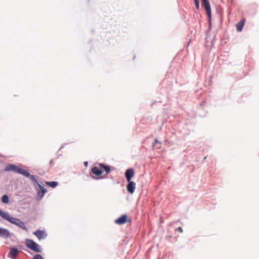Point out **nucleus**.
<instances>
[{
    "instance_id": "nucleus-1",
    "label": "nucleus",
    "mask_w": 259,
    "mask_h": 259,
    "mask_svg": "<svg viewBox=\"0 0 259 259\" xmlns=\"http://www.w3.org/2000/svg\"><path fill=\"white\" fill-rule=\"evenodd\" d=\"M0 216L3 219L10 222L11 223L17 226L19 228L24 230L26 231H27V228L25 227L24 223L22 221L18 219L11 217L8 213L3 211L1 209Z\"/></svg>"
},
{
    "instance_id": "nucleus-2",
    "label": "nucleus",
    "mask_w": 259,
    "mask_h": 259,
    "mask_svg": "<svg viewBox=\"0 0 259 259\" xmlns=\"http://www.w3.org/2000/svg\"><path fill=\"white\" fill-rule=\"evenodd\" d=\"M103 170L108 174L110 172V167L103 163H99L98 166H95L92 168V172L96 176H100L103 172Z\"/></svg>"
},
{
    "instance_id": "nucleus-3",
    "label": "nucleus",
    "mask_w": 259,
    "mask_h": 259,
    "mask_svg": "<svg viewBox=\"0 0 259 259\" xmlns=\"http://www.w3.org/2000/svg\"><path fill=\"white\" fill-rule=\"evenodd\" d=\"M5 170L6 171H14L19 174H21L25 177H29L30 176V174L28 172V171L23 168H21L14 164H9L6 165L5 168Z\"/></svg>"
},
{
    "instance_id": "nucleus-4",
    "label": "nucleus",
    "mask_w": 259,
    "mask_h": 259,
    "mask_svg": "<svg viewBox=\"0 0 259 259\" xmlns=\"http://www.w3.org/2000/svg\"><path fill=\"white\" fill-rule=\"evenodd\" d=\"M26 245L29 249L36 252H40L41 251L40 246L32 240L27 239L26 240Z\"/></svg>"
},
{
    "instance_id": "nucleus-5",
    "label": "nucleus",
    "mask_w": 259,
    "mask_h": 259,
    "mask_svg": "<svg viewBox=\"0 0 259 259\" xmlns=\"http://www.w3.org/2000/svg\"><path fill=\"white\" fill-rule=\"evenodd\" d=\"M202 5L204 7L205 10L206 12L209 23L211 22V8L209 5V3L207 0H202Z\"/></svg>"
},
{
    "instance_id": "nucleus-6",
    "label": "nucleus",
    "mask_w": 259,
    "mask_h": 259,
    "mask_svg": "<svg viewBox=\"0 0 259 259\" xmlns=\"http://www.w3.org/2000/svg\"><path fill=\"white\" fill-rule=\"evenodd\" d=\"M37 184L39 188V190H38L37 192V199L39 200L44 197L47 190L43 186L39 185L38 183H37Z\"/></svg>"
},
{
    "instance_id": "nucleus-7",
    "label": "nucleus",
    "mask_w": 259,
    "mask_h": 259,
    "mask_svg": "<svg viewBox=\"0 0 259 259\" xmlns=\"http://www.w3.org/2000/svg\"><path fill=\"white\" fill-rule=\"evenodd\" d=\"M33 234L36 236L39 240L45 239L47 236L45 231L40 230H37L35 232H34Z\"/></svg>"
},
{
    "instance_id": "nucleus-8",
    "label": "nucleus",
    "mask_w": 259,
    "mask_h": 259,
    "mask_svg": "<svg viewBox=\"0 0 259 259\" xmlns=\"http://www.w3.org/2000/svg\"><path fill=\"white\" fill-rule=\"evenodd\" d=\"M135 175V171L134 169L130 168L126 170L125 172V176L127 182L131 181L132 178Z\"/></svg>"
},
{
    "instance_id": "nucleus-9",
    "label": "nucleus",
    "mask_w": 259,
    "mask_h": 259,
    "mask_svg": "<svg viewBox=\"0 0 259 259\" xmlns=\"http://www.w3.org/2000/svg\"><path fill=\"white\" fill-rule=\"evenodd\" d=\"M126 189L128 193L133 194L136 189V183L132 181L128 182V184L126 186Z\"/></svg>"
},
{
    "instance_id": "nucleus-10",
    "label": "nucleus",
    "mask_w": 259,
    "mask_h": 259,
    "mask_svg": "<svg viewBox=\"0 0 259 259\" xmlns=\"http://www.w3.org/2000/svg\"><path fill=\"white\" fill-rule=\"evenodd\" d=\"M127 221V217L126 214L121 215L119 218L115 220V223L118 225L125 224Z\"/></svg>"
},
{
    "instance_id": "nucleus-11",
    "label": "nucleus",
    "mask_w": 259,
    "mask_h": 259,
    "mask_svg": "<svg viewBox=\"0 0 259 259\" xmlns=\"http://www.w3.org/2000/svg\"><path fill=\"white\" fill-rule=\"evenodd\" d=\"M245 22V19L243 18L241 19L240 21H239L236 25V29L238 32H240L242 31L243 27L244 26V23Z\"/></svg>"
},
{
    "instance_id": "nucleus-12",
    "label": "nucleus",
    "mask_w": 259,
    "mask_h": 259,
    "mask_svg": "<svg viewBox=\"0 0 259 259\" xmlns=\"http://www.w3.org/2000/svg\"><path fill=\"white\" fill-rule=\"evenodd\" d=\"M10 236V232L8 230L0 228V236L8 238Z\"/></svg>"
},
{
    "instance_id": "nucleus-13",
    "label": "nucleus",
    "mask_w": 259,
    "mask_h": 259,
    "mask_svg": "<svg viewBox=\"0 0 259 259\" xmlns=\"http://www.w3.org/2000/svg\"><path fill=\"white\" fill-rule=\"evenodd\" d=\"M18 254V250L17 248H13L11 249L10 254L12 258H15Z\"/></svg>"
},
{
    "instance_id": "nucleus-14",
    "label": "nucleus",
    "mask_w": 259,
    "mask_h": 259,
    "mask_svg": "<svg viewBox=\"0 0 259 259\" xmlns=\"http://www.w3.org/2000/svg\"><path fill=\"white\" fill-rule=\"evenodd\" d=\"M45 183L49 186L50 187H52V188H55L56 187L58 184V183L57 182H56V181H52V182H47L46 181L45 182Z\"/></svg>"
},
{
    "instance_id": "nucleus-15",
    "label": "nucleus",
    "mask_w": 259,
    "mask_h": 259,
    "mask_svg": "<svg viewBox=\"0 0 259 259\" xmlns=\"http://www.w3.org/2000/svg\"><path fill=\"white\" fill-rule=\"evenodd\" d=\"M2 202L5 203H9V197L7 195H4L2 197Z\"/></svg>"
},
{
    "instance_id": "nucleus-16",
    "label": "nucleus",
    "mask_w": 259,
    "mask_h": 259,
    "mask_svg": "<svg viewBox=\"0 0 259 259\" xmlns=\"http://www.w3.org/2000/svg\"><path fill=\"white\" fill-rule=\"evenodd\" d=\"M153 146H157V148L159 149L161 147V143L158 142V140L157 139H156L155 140V143L153 144Z\"/></svg>"
},
{
    "instance_id": "nucleus-17",
    "label": "nucleus",
    "mask_w": 259,
    "mask_h": 259,
    "mask_svg": "<svg viewBox=\"0 0 259 259\" xmlns=\"http://www.w3.org/2000/svg\"><path fill=\"white\" fill-rule=\"evenodd\" d=\"M33 259H44V258L40 254H36L33 256Z\"/></svg>"
},
{
    "instance_id": "nucleus-18",
    "label": "nucleus",
    "mask_w": 259,
    "mask_h": 259,
    "mask_svg": "<svg viewBox=\"0 0 259 259\" xmlns=\"http://www.w3.org/2000/svg\"><path fill=\"white\" fill-rule=\"evenodd\" d=\"M196 8L198 10L199 9V0H194Z\"/></svg>"
},
{
    "instance_id": "nucleus-19",
    "label": "nucleus",
    "mask_w": 259,
    "mask_h": 259,
    "mask_svg": "<svg viewBox=\"0 0 259 259\" xmlns=\"http://www.w3.org/2000/svg\"><path fill=\"white\" fill-rule=\"evenodd\" d=\"M28 177H30V179H31V180L32 181L35 182L36 183H37V180H36V179H35V178L34 176H33V175H31L30 174V176H29Z\"/></svg>"
},
{
    "instance_id": "nucleus-20",
    "label": "nucleus",
    "mask_w": 259,
    "mask_h": 259,
    "mask_svg": "<svg viewBox=\"0 0 259 259\" xmlns=\"http://www.w3.org/2000/svg\"><path fill=\"white\" fill-rule=\"evenodd\" d=\"M177 231L179 232L180 233H182L183 232V229L181 227H178L177 229Z\"/></svg>"
},
{
    "instance_id": "nucleus-21",
    "label": "nucleus",
    "mask_w": 259,
    "mask_h": 259,
    "mask_svg": "<svg viewBox=\"0 0 259 259\" xmlns=\"http://www.w3.org/2000/svg\"><path fill=\"white\" fill-rule=\"evenodd\" d=\"M84 165H86V166H87V165H88V162H87V161L84 162Z\"/></svg>"
},
{
    "instance_id": "nucleus-22",
    "label": "nucleus",
    "mask_w": 259,
    "mask_h": 259,
    "mask_svg": "<svg viewBox=\"0 0 259 259\" xmlns=\"http://www.w3.org/2000/svg\"><path fill=\"white\" fill-rule=\"evenodd\" d=\"M53 160H51L50 164H52L53 163Z\"/></svg>"
}]
</instances>
